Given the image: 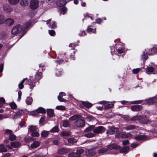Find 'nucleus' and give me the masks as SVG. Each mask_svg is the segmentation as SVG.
Segmentation results:
<instances>
[{"label": "nucleus", "mask_w": 157, "mask_h": 157, "mask_svg": "<svg viewBox=\"0 0 157 157\" xmlns=\"http://www.w3.org/2000/svg\"><path fill=\"white\" fill-rule=\"evenodd\" d=\"M147 73L149 74L150 73L153 72V74L157 73V66L154 67H147L146 68Z\"/></svg>", "instance_id": "nucleus-8"}, {"label": "nucleus", "mask_w": 157, "mask_h": 157, "mask_svg": "<svg viewBox=\"0 0 157 157\" xmlns=\"http://www.w3.org/2000/svg\"><path fill=\"white\" fill-rule=\"evenodd\" d=\"M48 33L50 35L52 36H54L55 34V31L54 30H49Z\"/></svg>", "instance_id": "nucleus-59"}, {"label": "nucleus", "mask_w": 157, "mask_h": 157, "mask_svg": "<svg viewBox=\"0 0 157 157\" xmlns=\"http://www.w3.org/2000/svg\"><path fill=\"white\" fill-rule=\"evenodd\" d=\"M39 2L38 0H31L30 2V7L31 9L34 10L38 7Z\"/></svg>", "instance_id": "nucleus-5"}, {"label": "nucleus", "mask_w": 157, "mask_h": 157, "mask_svg": "<svg viewBox=\"0 0 157 157\" xmlns=\"http://www.w3.org/2000/svg\"><path fill=\"white\" fill-rule=\"evenodd\" d=\"M147 136L143 135H138L135 136L134 138V139L138 140H144L146 139Z\"/></svg>", "instance_id": "nucleus-19"}, {"label": "nucleus", "mask_w": 157, "mask_h": 157, "mask_svg": "<svg viewBox=\"0 0 157 157\" xmlns=\"http://www.w3.org/2000/svg\"><path fill=\"white\" fill-rule=\"evenodd\" d=\"M140 68L133 69L132 70L133 72L135 74H136L140 71Z\"/></svg>", "instance_id": "nucleus-61"}, {"label": "nucleus", "mask_w": 157, "mask_h": 157, "mask_svg": "<svg viewBox=\"0 0 157 157\" xmlns=\"http://www.w3.org/2000/svg\"><path fill=\"white\" fill-rule=\"evenodd\" d=\"M23 110H18L15 113V114L13 115V119H15L18 118L20 117L23 114Z\"/></svg>", "instance_id": "nucleus-11"}, {"label": "nucleus", "mask_w": 157, "mask_h": 157, "mask_svg": "<svg viewBox=\"0 0 157 157\" xmlns=\"http://www.w3.org/2000/svg\"><path fill=\"white\" fill-rule=\"evenodd\" d=\"M105 131V128L102 126L96 127L93 130V132L95 134L102 133Z\"/></svg>", "instance_id": "nucleus-7"}, {"label": "nucleus", "mask_w": 157, "mask_h": 157, "mask_svg": "<svg viewBox=\"0 0 157 157\" xmlns=\"http://www.w3.org/2000/svg\"><path fill=\"white\" fill-rule=\"evenodd\" d=\"M32 102L33 99L32 98L30 97H28L26 100V102L28 105L31 104Z\"/></svg>", "instance_id": "nucleus-40"}, {"label": "nucleus", "mask_w": 157, "mask_h": 157, "mask_svg": "<svg viewBox=\"0 0 157 157\" xmlns=\"http://www.w3.org/2000/svg\"><path fill=\"white\" fill-rule=\"evenodd\" d=\"M21 91H19L18 92V98H17V101H19L21 99Z\"/></svg>", "instance_id": "nucleus-57"}, {"label": "nucleus", "mask_w": 157, "mask_h": 157, "mask_svg": "<svg viewBox=\"0 0 157 157\" xmlns=\"http://www.w3.org/2000/svg\"><path fill=\"white\" fill-rule=\"evenodd\" d=\"M110 132V134H113L119 131V129L117 128H115L113 127H112L109 129Z\"/></svg>", "instance_id": "nucleus-26"}, {"label": "nucleus", "mask_w": 157, "mask_h": 157, "mask_svg": "<svg viewBox=\"0 0 157 157\" xmlns=\"http://www.w3.org/2000/svg\"><path fill=\"white\" fill-rule=\"evenodd\" d=\"M31 136L33 137H38L39 136V134L37 132H34L31 134Z\"/></svg>", "instance_id": "nucleus-53"}, {"label": "nucleus", "mask_w": 157, "mask_h": 157, "mask_svg": "<svg viewBox=\"0 0 157 157\" xmlns=\"http://www.w3.org/2000/svg\"><path fill=\"white\" fill-rule=\"evenodd\" d=\"M85 124V121L84 120L78 118L75 121L74 124L76 127L78 128H81L84 127Z\"/></svg>", "instance_id": "nucleus-4"}, {"label": "nucleus", "mask_w": 157, "mask_h": 157, "mask_svg": "<svg viewBox=\"0 0 157 157\" xmlns=\"http://www.w3.org/2000/svg\"><path fill=\"white\" fill-rule=\"evenodd\" d=\"M14 23V21L11 18H8L5 21V24L9 26L12 25Z\"/></svg>", "instance_id": "nucleus-23"}, {"label": "nucleus", "mask_w": 157, "mask_h": 157, "mask_svg": "<svg viewBox=\"0 0 157 157\" xmlns=\"http://www.w3.org/2000/svg\"><path fill=\"white\" fill-rule=\"evenodd\" d=\"M94 128V125L90 126L85 129L84 130V132H90Z\"/></svg>", "instance_id": "nucleus-38"}, {"label": "nucleus", "mask_w": 157, "mask_h": 157, "mask_svg": "<svg viewBox=\"0 0 157 157\" xmlns=\"http://www.w3.org/2000/svg\"><path fill=\"white\" fill-rule=\"evenodd\" d=\"M24 29L21 25L18 24L14 26L12 29L11 33L12 35H16L19 33L21 31L23 32Z\"/></svg>", "instance_id": "nucleus-1"}, {"label": "nucleus", "mask_w": 157, "mask_h": 157, "mask_svg": "<svg viewBox=\"0 0 157 157\" xmlns=\"http://www.w3.org/2000/svg\"><path fill=\"white\" fill-rule=\"evenodd\" d=\"M82 103L87 108L90 107L92 106L91 104L87 101H82Z\"/></svg>", "instance_id": "nucleus-35"}, {"label": "nucleus", "mask_w": 157, "mask_h": 157, "mask_svg": "<svg viewBox=\"0 0 157 157\" xmlns=\"http://www.w3.org/2000/svg\"><path fill=\"white\" fill-rule=\"evenodd\" d=\"M63 125L65 127H67L70 125V123L66 120L64 121H63Z\"/></svg>", "instance_id": "nucleus-43"}, {"label": "nucleus", "mask_w": 157, "mask_h": 157, "mask_svg": "<svg viewBox=\"0 0 157 157\" xmlns=\"http://www.w3.org/2000/svg\"><path fill=\"white\" fill-rule=\"evenodd\" d=\"M42 73L41 72H37L35 75V81H37L40 80L42 77Z\"/></svg>", "instance_id": "nucleus-25"}, {"label": "nucleus", "mask_w": 157, "mask_h": 157, "mask_svg": "<svg viewBox=\"0 0 157 157\" xmlns=\"http://www.w3.org/2000/svg\"><path fill=\"white\" fill-rule=\"evenodd\" d=\"M107 150V149L106 148H102L98 150L97 153L100 155H102L105 153Z\"/></svg>", "instance_id": "nucleus-30"}, {"label": "nucleus", "mask_w": 157, "mask_h": 157, "mask_svg": "<svg viewBox=\"0 0 157 157\" xmlns=\"http://www.w3.org/2000/svg\"><path fill=\"white\" fill-rule=\"evenodd\" d=\"M47 113L48 115L50 117H52L54 116V111L52 109H49L48 110Z\"/></svg>", "instance_id": "nucleus-32"}, {"label": "nucleus", "mask_w": 157, "mask_h": 157, "mask_svg": "<svg viewBox=\"0 0 157 157\" xmlns=\"http://www.w3.org/2000/svg\"><path fill=\"white\" fill-rule=\"evenodd\" d=\"M124 128L126 130H130L135 129L136 128V126L134 125H130L125 127Z\"/></svg>", "instance_id": "nucleus-28"}, {"label": "nucleus", "mask_w": 157, "mask_h": 157, "mask_svg": "<svg viewBox=\"0 0 157 157\" xmlns=\"http://www.w3.org/2000/svg\"><path fill=\"white\" fill-rule=\"evenodd\" d=\"M129 147H128L126 146L124 147L121 149V151L123 153H127L129 150Z\"/></svg>", "instance_id": "nucleus-41"}, {"label": "nucleus", "mask_w": 157, "mask_h": 157, "mask_svg": "<svg viewBox=\"0 0 157 157\" xmlns=\"http://www.w3.org/2000/svg\"><path fill=\"white\" fill-rule=\"evenodd\" d=\"M49 27L50 28H52V29H54V28H56V23L55 21L53 22L52 25H50L49 26Z\"/></svg>", "instance_id": "nucleus-55"}, {"label": "nucleus", "mask_w": 157, "mask_h": 157, "mask_svg": "<svg viewBox=\"0 0 157 157\" xmlns=\"http://www.w3.org/2000/svg\"><path fill=\"white\" fill-rule=\"evenodd\" d=\"M94 119V118H93L92 117L89 116L86 117L85 119L87 121H90L91 120H93Z\"/></svg>", "instance_id": "nucleus-60"}, {"label": "nucleus", "mask_w": 157, "mask_h": 157, "mask_svg": "<svg viewBox=\"0 0 157 157\" xmlns=\"http://www.w3.org/2000/svg\"><path fill=\"white\" fill-rule=\"evenodd\" d=\"M27 79V78H24L18 84V88L20 89H22L24 87L23 83Z\"/></svg>", "instance_id": "nucleus-31"}, {"label": "nucleus", "mask_w": 157, "mask_h": 157, "mask_svg": "<svg viewBox=\"0 0 157 157\" xmlns=\"http://www.w3.org/2000/svg\"><path fill=\"white\" fill-rule=\"evenodd\" d=\"M108 149L109 150H111L112 149H119L121 148V147L118 145H117L116 144H111L109 145L108 146Z\"/></svg>", "instance_id": "nucleus-12"}, {"label": "nucleus", "mask_w": 157, "mask_h": 157, "mask_svg": "<svg viewBox=\"0 0 157 157\" xmlns=\"http://www.w3.org/2000/svg\"><path fill=\"white\" fill-rule=\"evenodd\" d=\"M117 51L119 53L121 54L123 52L124 50L121 48L117 49Z\"/></svg>", "instance_id": "nucleus-64"}, {"label": "nucleus", "mask_w": 157, "mask_h": 157, "mask_svg": "<svg viewBox=\"0 0 157 157\" xmlns=\"http://www.w3.org/2000/svg\"><path fill=\"white\" fill-rule=\"evenodd\" d=\"M95 134L93 132L88 133L84 135L85 136L88 138H91L95 136Z\"/></svg>", "instance_id": "nucleus-39"}, {"label": "nucleus", "mask_w": 157, "mask_h": 157, "mask_svg": "<svg viewBox=\"0 0 157 157\" xmlns=\"http://www.w3.org/2000/svg\"><path fill=\"white\" fill-rule=\"evenodd\" d=\"M65 95V94L64 93L61 92L59 93V95L58 96V99L61 102H64L66 103L67 101L65 99L62 98L63 96Z\"/></svg>", "instance_id": "nucleus-15"}, {"label": "nucleus", "mask_w": 157, "mask_h": 157, "mask_svg": "<svg viewBox=\"0 0 157 157\" xmlns=\"http://www.w3.org/2000/svg\"><path fill=\"white\" fill-rule=\"evenodd\" d=\"M35 81L34 82L33 79L31 78H29L28 81L26 82L27 84L30 86V88L31 89V90L35 86Z\"/></svg>", "instance_id": "nucleus-13"}, {"label": "nucleus", "mask_w": 157, "mask_h": 157, "mask_svg": "<svg viewBox=\"0 0 157 157\" xmlns=\"http://www.w3.org/2000/svg\"><path fill=\"white\" fill-rule=\"evenodd\" d=\"M81 117V116L79 115H75L70 117L69 120L71 121H74L77 119L80 118Z\"/></svg>", "instance_id": "nucleus-27"}, {"label": "nucleus", "mask_w": 157, "mask_h": 157, "mask_svg": "<svg viewBox=\"0 0 157 157\" xmlns=\"http://www.w3.org/2000/svg\"><path fill=\"white\" fill-rule=\"evenodd\" d=\"M9 105L12 109H15L17 107L16 105L14 102L10 103L9 104Z\"/></svg>", "instance_id": "nucleus-50"}, {"label": "nucleus", "mask_w": 157, "mask_h": 157, "mask_svg": "<svg viewBox=\"0 0 157 157\" xmlns=\"http://www.w3.org/2000/svg\"><path fill=\"white\" fill-rule=\"evenodd\" d=\"M5 16L3 15H0V24H2L5 23Z\"/></svg>", "instance_id": "nucleus-33"}, {"label": "nucleus", "mask_w": 157, "mask_h": 157, "mask_svg": "<svg viewBox=\"0 0 157 157\" xmlns=\"http://www.w3.org/2000/svg\"><path fill=\"white\" fill-rule=\"evenodd\" d=\"M20 0H8L9 3L12 5H15L18 3Z\"/></svg>", "instance_id": "nucleus-37"}, {"label": "nucleus", "mask_w": 157, "mask_h": 157, "mask_svg": "<svg viewBox=\"0 0 157 157\" xmlns=\"http://www.w3.org/2000/svg\"><path fill=\"white\" fill-rule=\"evenodd\" d=\"M129 143V141L128 140H126L123 141L122 142V144L123 145H126L128 144Z\"/></svg>", "instance_id": "nucleus-63"}, {"label": "nucleus", "mask_w": 157, "mask_h": 157, "mask_svg": "<svg viewBox=\"0 0 157 157\" xmlns=\"http://www.w3.org/2000/svg\"><path fill=\"white\" fill-rule=\"evenodd\" d=\"M13 133V132L10 129H6V130L5 134H9L10 135L11 134Z\"/></svg>", "instance_id": "nucleus-56"}, {"label": "nucleus", "mask_w": 157, "mask_h": 157, "mask_svg": "<svg viewBox=\"0 0 157 157\" xmlns=\"http://www.w3.org/2000/svg\"><path fill=\"white\" fill-rule=\"evenodd\" d=\"M68 141L69 143L73 144L76 143L77 140L75 139L71 138L68 140Z\"/></svg>", "instance_id": "nucleus-49"}, {"label": "nucleus", "mask_w": 157, "mask_h": 157, "mask_svg": "<svg viewBox=\"0 0 157 157\" xmlns=\"http://www.w3.org/2000/svg\"><path fill=\"white\" fill-rule=\"evenodd\" d=\"M148 54L147 52V54H145V52H143V54L142 55V59L144 61L145 60L147 59L148 58V56H147V54Z\"/></svg>", "instance_id": "nucleus-44"}, {"label": "nucleus", "mask_w": 157, "mask_h": 157, "mask_svg": "<svg viewBox=\"0 0 157 157\" xmlns=\"http://www.w3.org/2000/svg\"><path fill=\"white\" fill-rule=\"evenodd\" d=\"M25 140L27 143H29L31 141L33 140V139L32 137L30 138H25Z\"/></svg>", "instance_id": "nucleus-54"}, {"label": "nucleus", "mask_w": 157, "mask_h": 157, "mask_svg": "<svg viewBox=\"0 0 157 157\" xmlns=\"http://www.w3.org/2000/svg\"><path fill=\"white\" fill-rule=\"evenodd\" d=\"M109 102L106 101H100V103L103 104L104 105V108L105 109H107L112 108L114 106L113 104H108Z\"/></svg>", "instance_id": "nucleus-9"}, {"label": "nucleus", "mask_w": 157, "mask_h": 157, "mask_svg": "<svg viewBox=\"0 0 157 157\" xmlns=\"http://www.w3.org/2000/svg\"><path fill=\"white\" fill-rule=\"evenodd\" d=\"M131 109L133 111H138L141 110L142 107L140 105H134L131 106Z\"/></svg>", "instance_id": "nucleus-14"}, {"label": "nucleus", "mask_w": 157, "mask_h": 157, "mask_svg": "<svg viewBox=\"0 0 157 157\" xmlns=\"http://www.w3.org/2000/svg\"><path fill=\"white\" fill-rule=\"evenodd\" d=\"M46 113L45 109L42 107L38 108L36 110L33 111L32 114L34 116H37L38 113Z\"/></svg>", "instance_id": "nucleus-6"}, {"label": "nucleus", "mask_w": 157, "mask_h": 157, "mask_svg": "<svg viewBox=\"0 0 157 157\" xmlns=\"http://www.w3.org/2000/svg\"><path fill=\"white\" fill-rule=\"evenodd\" d=\"M49 134V132L46 131H44L42 132L41 135L43 137H46Z\"/></svg>", "instance_id": "nucleus-42"}, {"label": "nucleus", "mask_w": 157, "mask_h": 157, "mask_svg": "<svg viewBox=\"0 0 157 157\" xmlns=\"http://www.w3.org/2000/svg\"><path fill=\"white\" fill-rule=\"evenodd\" d=\"M56 109L61 110H65V107L62 105L57 106L56 107Z\"/></svg>", "instance_id": "nucleus-52"}, {"label": "nucleus", "mask_w": 157, "mask_h": 157, "mask_svg": "<svg viewBox=\"0 0 157 157\" xmlns=\"http://www.w3.org/2000/svg\"><path fill=\"white\" fill-rule=\"evenodd\" d=\"M36 130V126H31L29 129V132H34Z\"/></svg>", "instance_id": "nucleus-46"}, {"label": "nucleus", "mask_w": 157, "mask_h": 157, "mask_svg": "<svg viewBox=\"0 0 157 157\" xmlns=\"http://www.w3.org/2000/svg\"><path fill=\"white\" fill-rule=\"evenodd\" d=\"M59 131V128L58 127L56 126L51 130L50 131L51 132H58Z\"/></svg>", "instance_id": "nucleus-45"}, {"label": "nucleus", "mask_w": 157, "mask_h": 157, "mask_svg": "<svg viewBox=\"0 0 157 157\" xmlns=\"http://www.w3.org/2000/svg\"><path fill=\"white\" fill-rule=\"evenodd\" d=\"M157 102V98L155 97H152L148 99L147 102L148 104H151Z\"/></svg>", "instance_id": "nucleus-21"}, {"label": "nucleus", "mask_w": 157, "mask_h": 157, "mask_svg": "<svg viewBox=\"0 0 157 157\" xmlns=\"http://www.w3.org/2000/svg\"><path fill=\"white\" fill-rule=\"evenodd\" d=\"M40 143L38 141H34L31 145V147L32 149L36 148L39 146Z\"/></svg>", "instance_id": "nucleus-20"}, {"label": "nucleus", "mask_w": 157, "mask_h": 157, "mask_svg": "<svg viewBox=\"0 0 157 157\" xmlns=\"http://www.w3.org/2000/svg\"><path fill=\"white\" fill-rule=\"evenodd\" d=\"M146 116L145 115H142L140 116H136L130 119V120L132 121H134L136 120H140L142 119L145 118Z\"/></svg>", "instance_id": "nucleus-10"}, {"label": "nucleus", "mask_w": 157, "mask_h": 157, "mask_svg": "<svg viewBox=\"0 0 157 157\" xmlns=\"http://www.w3.org/2000/svg\"><path fill=\"white\" fill-rule=\"evenodd\" d=\"M155 52H157V46H156L153 47V48L149 50V51L147 52V53L149 55H153Z\"/></svg>", "instance_id": "nucleus-17"}, {"label": "nucleus", "mask_w": 157, "mask_h": 157, "mask_svg": "<svg viewBox=\"0 0 157 157\" xmlns=\"http://www.w3.org/2000/svg\"><path fill=\"white\" fill-rule=\"evenodd\" d=\"M84 152V150L80 149L77 150L76 152H73L68 154L69 157H80L81 155Z\"/></svg>", "instance_id": "nucleus-3"}, {"label": "nucleus", "mask_w": 157, "mask_h": 157, "mask_svg": "<svg viewBox=\"0 0 157 157\" xmlns=\"http://www.w3.org/2000/svg\"><path fill=\"white\" fill-rule=\"evenodd\" d=\"M31 24V22L30 21H29L27 22L24 25V27H23V29H24L23 30V32L25 31L28 28L29 26H30Z\"/></svg>", "instance_id": "nucleus-36"}, {"label": "nucleus", "mask_w": 157, "mask_h": 157, "mask_svg": "<svg viewBox=\"0 0 157 157\" xmlns=\"http://www.w3.org/2000/svg\"><path fill=\"white\" fill-rule=\"evenodd\" d=\"M3 9L7 13H10L12 10V9L8 5H4L3 6Z\"/></svg>", "instance_id": "nucleus-24"}, {"label": "nucleus", "mask_w": 157, "mask_h": 157, "mask_svg": "<svg viewBox=\"0 0 157 157\" xmlns=\"http://www.w3.org/2000/svg\"><path fill=\"white\" fill-rule=\"evenodd\" d=\"M9 139L11 141L15 140L16 139V136L13 134V133L11 134L9 136Z\"/></svg>", "instance_id": "nucleus-48"}, {"label": "nucleus", "mask_w": 157, "mask_h": 157, "mask_svg": "<svg viewBox=\"0 0 157 157\" xmlns=\"http://www.w3.org/2000/svg\"><path fill=\"white\" fill-rule=\"evenodd\" d=\"M69 151V149L67 148H62L59 149L58 153L59 154H64L67 153Z\"/></svg>", "instance_id": "nucleus-16"}, {"label": "nucleus", "mask_w": 157, "mask_h": 157, "mask_svg": "<svg viewBox=\"0 0 157 157\" xmlns=\"http://www.w3.org/2000/svg\"><path fill=\"white\" fill-rule=\"evenodd\" d=\"M70 133L67 132H62L60 134V135L63 136H70Z\"/></svg>", "instance_id": "nucleus-47"}, {"label": "nucleus", "mask_w": 157, "mask_h": 157, "mask_svg": "<svg viewBox=\"0 0 157 157\" xmlns=\"http://www.w3.org/2000/svg\"><path fill=\"white\" fill-rule=\"evenodd\" d=\"M132 136V134L130 133H126L124 132L117 133L115 136L116 138L121 137L124 138H131Z\"/></svg>", "instance_id": "nucleus-2"}, {"label": "nucleus", "mask_w": 157, "mask_h": 157, "mask_svg": "<svg viewBox=\"0 0 157 157\" xmlns=\"http://www.w3.org/2000/svg\"><path fill=\"white\" fill-rule=\"evenodd\" d=\"M67 3L66 0H60L57 1L56 4L58 6L61 7L65 5Z\"/></svg>", "instance_id": "nucleus-18"}, {"label": "nucleus", "mask_w": 157, "mask_h": 157, "mask_svg": "<svg viewBox=\"0 0 157 157\" xmlns=\"http://www.w3.org/2000/svg\"><path fill=\"white\" fill-rule=\"evenodd\" d=\"M20 3L21 6H26L28 5L29 2L28 0H21Z\"/></svg>", "instance_id": "nucleus-29"}, {"label": "nucleus", "mask_w": 157, "mask_h": 157, "mask_svg": "<svg viewBox=\"0 0 157 157\" xmlns=\"http://www.w3.org/2000/svg\"><path fill=\"white\" fill-rule=\"evenodd\" d=\"M10 145L13 148L18 147L20 146L21 143L19 142H12L11 143Z\"/></svg>", "instance_id": "nucleus-22"}, {"label": "nucleus", "mask_w": 157, "mask_h": 157, "mask_svg": "<svg viewBox=\"0 0 157 157\" xmlns=\"http://www.w3.org/2000/svg\"><path fill=\"white\" fill-rule=\"evenodd\" d=\"M87 31L89 32H94L95 31V30H94L91 28L88 27L87 29Z\"/></svg>", "instance_id": "nucleus-62"}, {"label": "nucleus", "mask_w": 157, "mask_h": 157, "mask_svg": "<svg viewBox=\"0 0 157 157\" xmlns=\"http://www.w3.org/2000/svg\"><path fill=\"white\" fill-rule=\"evenodd\" d=\"M142 101H134L130 102V104H137L140 103L142 102Z\"/></svg>", "instance_id": "nucleus-58"}, {"label": "nucleus", "mask_w": 157, "mask_h": 157, "mask_svg": "<svg viewBox=\"0 0 157 157\" xmlns=\"http://www.w3.org/2000/svg\"><path fill=\"white\" fill-rule=\"evenodd\" d=\"M56 74L57 76H60L62 74V71L58 69H56Z\"/></svg>", "instance_id": "nucleus-51"}, {"label": "nucleus", "mask_w": 157, "mask_h": 157, "mask_svg": "<svg viewBox=\"0 0 157 157\" xmlns=\"http://www.w3.org/2000/svg\"><path fill=\"white\" fill-rule=\"evenodd\" d=\"M7 151V148L5 147V146L3 144L0 145V152H6Z\"/></svg>", "instance_id": "nucleus-34"}]
</instances>
